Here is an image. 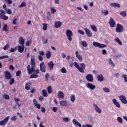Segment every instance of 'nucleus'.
<instances>
[{
	"label": "nucleus",
	"mask_w": 127,
	"mask_h": 127,
	"mask_svg": "<svg viewBox=\"0 0 127 127\" xmlns=\"http://www.w3.org/2000/svg\"><path fill=\"white\" fill-rule=\"evenodd\" d=\"M102 54H103V55H106V54H107V50H103L102 51Z\"/></svg>",
	"instance_id": "obj_64"
},
{
	"label": "nucleus",
	"mask_w": 127,
	"mask_h": 127,
	"mask_svg": "<svg viewBox=\"0 0 127 127\" xmlns=\"http://www.w3.org/2000/svg\"><path fill=\"white\" fill-rule=\"evenodd\" d=\"M17 119V117H16V116H13V117L11 118V121H16V119Z\"/></svg>",
	"instance_id": "obj_62"
},
{
	"label": "nucleus",
	"mask_w": 127,
	"mask_h": 127,
	"mask_svg": "<svg viewBox=\"0 0 127 127\" xmlns=\"http://www.w3.org/2000/svg\"><path fill=\"white\" fill-rule=\"evenodd\" d=\"M18 51L20 53H22L24 51V49L25 48V47H24V45H21V46H18Z\"/></svg>",
	"instance_id": "obj_13"
},
{
	"label": "nucleus",
	"mask_w": 127,
	"mask_h": 127,
	"mask_svg": "<svg viewBox=\"0 0 127 127\" xmlns=\"http://www.w3.org/2000/svg\"><path fill=\"white\" fill-rule=\"evenodd\" d=\"M30 44H31V41L28 40L26 43V46H29V45H30Z\"/></svg>",
	"instance_id": "obj_58"
},
{
	"label": "nucleus",
	"mask_w": 127,
	"mask_h": 127,
	"mask_svg": "<svg viewBox=\"0 0 127 127\" xmlns=\"http://www.w3.org/2000/svg\"><path fill=\"white\" fill-rule=\"evenodd\" d=\"M91 29H92V30H93V31H97V27H96V26L91 25Z\"/></svg>",
	"instance_id": "obj_47"
},
{
	"label": "nucleus",
	"mask_w": 127,
	"mask_h": 127,
	"mask_svg": "<svg viewBox=\"0 0 127 127\" xmlns=\"http://www.w3.org/2000/svg\"><path fill=\"white\" fill-rule=\"evenodd\" d=\"M42 95L43 97H48V94L47 93V91L46 90L43 89L42 91Z\"/></svg>",
	"instance_id": "obj_29"
},
{
	"label": "nucleus",
	"mask_w": 127,
	"mask_h": 127,
	"mask_svg": "<svg viewBox=\"0 0 127 127\" xmlns=\"http://www.w3.org/2000/svg\"><path fill=\"white\" fill-rule=\"evenodd\" d=\"M84 30L86 32L87 36H88V37H91V36H92L93 35L92 32L90 30H89V29H88L87 28H85Z\"/></svg>",
	"instance_id": "obj_19"
},
{
	"label": "nucleus",
	"mask_w": 127,
	"mask_h": 127,
	"mask_svg": "<svg viewBox=\"0 0 127 127\" xmlns=\"http://www.w3.org/2000/svg\"><path fill=\"white\" fill-rule=\"evenodd\" d=\"M103 91L105 93H109L110 89H109V88H108V87H105L103 88Z\"/></svg>",
	"instance_id": "obj_45"
},
{
	"label": "nucleus",
	"mask_w": 127,
	"mask_h": 127,
	"mask_svg": "<svg viewBox=\"0 0 127 127\" xmlns=\"http://www.w3.org/2000/svg\"><path fill=\"white\" fill-rule=\"evenodd\" d=\"M86 87H87V88H88L90 90H95V89H96V85L89 82H88L87 83Z\"/></svg>",
	"instance_id": "obj_11"
},
{
	"label": "nucleus",
	"mask_w": 127,
	"mask_h": 127,
	"mask_svg": "<svg viewBox=\"0 0 127 127\" xmlns=\"http://www.w3.org/2000/svg\"><path fill=\"white\" fill-rule=\"evenodd\" d=\"M0 19H3V20H7L8 16L5 15V12L4 10L0 9Z\"/></svg>",
	"instance_id": "obj_3"
},
{
	"label": "nucleus",
	"mask_w": 127,
	"mask_h": 127,
	"mask_svg": "<svg viewBox=\"0 0 127 127\" xmlns=\"http://www.w3.org/2000/svg\"><path fill=\"white\" fill-rule=\"evenodd\" d=\"M122 77L124 78L125 83H127V75L126 74L122 75Z\"/></svg>",
	"instance_id": "obj_50"
},
{
	"label": "nucleus",
	"mask_w": 127,
	"mask_h": 127,
	"mask_svg": "<svg viewBox=\"0 0 127 127\" xmlns=\"http://www.w3.org/2000/svg\"><path fill=\"white\" fill-rule=\"evenodd\" d=\"M93 106L97 113H98V114H101V113H102V110H101V109L99 108V107L98 106V105H97L96 104L94 103Z\"/></svg>",
	"instance_id": "obj_15"
},
{
	"label": "nucleus",
	"mask_w": 127,
	"mask_h": 127,
	"mask_svg": "<svg viewBox=\"0 0 127 127\" xmlns=\"http://www.w3.org/2000/svg\"><path fill=\"white\" fill-rule=\"evenodd\" d=\"M119 99H120L123 104H127V97H126V96L121 95L119 97Z\"/></svg>",
	"instance_id": "obj_12"
},
{
	"label": "nucleus",
	"mask_w": 127,
	"mask_h": 127,
	"mask_svg": "<svg viewBox=\"0 0 127 127\" xmlns=\"http://www.w3.org/2000/svg\"><path fill=\"white\" fill-rule=\"evenodd\" d=\"M113 103L114 104V105H116V106L117 108H121V105H120V103H119V102H118V101L117 100V99H116V98H114L113 99Z\"/></svg>",
	"instance_id": "obj_22"
},
{
	"label": "nucleus",
	"mask_w": 127,
	"mask_h": 127,
	"mask_svg": "<svg viewBox=\"0 0 127 127\" xmlns=\"http://www.w3.org/2000/svg\"><path fill=\"white\" fill-rule=\"evenodd\" d=\"M35 107H36V108H37V109H41V106L40 105V104H36L35 105Z\"/></svg>",
	"instance_id": "obj_63"
},
{
	"label": "nucleus",
	"mask_w": 127,
	"mask_h": 127,
	"mask_svg": "<svg viewBox=\"0 0 127 127\" xmlns=\"http://www.w3.org/2000/svg\"><path fill=\"white\" fill-rule=\"evenodd\" d=\"M18 20L16 18H15L13 20V24H14V25H17V23H16V22L18 21Z\"/></svg>",
	"instance_id": "obj_54"
},
{
	"label": "nucleus",
	"mask_w": 127,
	"mask_h": 127,
	"mask_svg": "<svg viewBox=\"0 0 127 127\" xmlns=\"http://www.w3.org/2000/svg\"><path fill=\"white\" fill-rule=\"evenodd\" d=\"M8 120H9V116H7V117H6L3 120V121H4V123L6 124H7V122H8Z\"/></svg>",
	"instance_id": "obj_42"
},
{
	"label": "nucleus",
	"mask_w": 127,
	"mask_h": 127,
	"mask_svg": "<svg viewBox=\"0 0 127 127\" xmlns=\"http://www.w3.org/2000/svg\"><path fill=\"white\" fill-rule=\"evenodd\" d=\"M66 36L69 41H72V36H73V32L71 30L67 29L66 31Z\"/></svg>",
	"instance_id": "obj_4"
},
{
	"label": "nucleus",
	"mask_w": 127,
	"mask_h": 127,
	"mask_svg": "<svg viewBox=\"0 0 127 127\" xmlns=\"http://www.w3.org/2000/svg\"><path fill=\"white\" fill-rule=\"evenodd\" d=\"M6 124L3 121V120L0 122V126H5Z\"/></svg>",
	"instance_id": "obj_60"
},
{
	"label": "nucleus",
	"mask_w": 127,
	"mask_h": 127,
	"mask_svg": "<svg viewBox=\"0 0 127 127\" xmlns=\"http://www.w3.org/2000/svg\"><path fill=\"white\" fill-rule=\"evenodd\" d=\"M93 45L95 47H99V48H105L107 46V45L104 44H101L100 43L93 42Z\"/></svg>",
	"instance_id": "obj_7"
},
{
	"label": "nucleus",
	"mask_w": 127,
	"mask_h": 127,
	"mask_svg": "<svg viewBox=\"0 0 127 127\" xmlns=\"http://www.w3.org/2000/svg\"><path fill=\"white\" fill-rule=\"evenodd\" d=\"M21 74V70H18L16 73V75L17 77H19V76H20V75Z\"/></svg>",
	"instance_id": "obj_52"
},
{
	"label": "nucleus",
	"mask_w": 127,
	"mask_h": 127,
	"mask_svg": "<svg viewBox=\"0 0 127 127\" xmlns=\"http://www.w3.org/2000/svg\"><path fill=\"white\" fill-rule=\"evenodd\" d=\"M109 24L110 25V27H115L116 26V22L113 18H111L109 21Z\"/></svg>",
	"instance_id": "obj_9"
},
{
	"label": "nucleus",
	"mask_w": 127,
	"mask_h": 127,
	"mask_svg": "<svg viewBox=\"0 0 127 127\" xmlns=\"http://www.w3.org/2000/svg\"><path fill=\"white\" fill-rule=\"evenodd\" d=\"M75 55L76 58L78 59L79 61L82 62L83 61V58L79 54V52L76 51L75 52Z\"/></svg>",
	"instance_id": "obj_20"
},
{
	"label": "nucleus",
	"mask_w": 127,
	"mask_h": 127,
	"mask_svg": "<svg viewBox=\"0 0 127 127\" xmlns=\"http://www.w3.org/2000/svg\"><path fill=\"white\" fill-rule=\"evenodd\" d=\"M116 32H123L124 31V26L122 24L118 23L116 28Z\"/></svg>",
	"instance_id": "obj_6"
},
{
	"label": "nucleus",
	"mask_w": 127,
	"mask_h": 127,
	"mask_svg": "<svg viewBox=\"0 0 127 127\" xmlns=\"http://www.w3.org/2000/svg\"><path fill=\"white\" fill-rule=\"evenodd\" d=\"M47 91L48 94H51L52 93V87H51V86H49L47 87Z\"/></svg>",
	"instance_id": "obj_35"
},
{
	"label": "nucleus",
	"mask_w": 127,
	"mask_h": 127,
	"mask_svg": "<svg viewBox=\"0 0 127 127\" xmlns=\"http://www.w3.org/2000/svg\"><path fill=\"white\" fill-rule=\"evenodd\" d=\"M80 44L82 45V46H83V47H87V46H88V44L86 41H81Z\"/></svg>",
	"instance_id": "obj_31"
},
{
	"label": "nucleus",
	"mask_w": 127,
	"mask_h": 127,
	"mask_svg": "<svg viewBox=\"0 0 127 127\" xmlns=\"http://www.w3.org/2000/svg\"><path fill=\"white\" fill-rule=\"evenodd\" d=\"M40 70L41 72H42V73L46 72V66H45L44 62H42L40 64Z\"/></svg>",
	"instance_id": "obj_5"
},
{
	"label": "nucleus",
	"mask_w": 127,
	"mask_h": 127,
	"mask_svg": "<svg viewBox=\"0 0 127 127\" xmlns=\"http://www.w3.org/2000/svg\"><path fill=\"white\" fill-rule=\"evenodd\" d=\"M14 83V78H11L9 82L10 85H12Z\"/></svg>",
	"instance_id": "obj_59"
},
{
	"label": "nucleus",
	"mask_w": 127,
	"mask_h": 127,
	"mask_svg": "<svg viewBox=\"0 0 127 127\" xmlns=\"http://www.w3.org/2000/svg\"><path fill=\"white\" fill-rule=\"evenodd\" d=\"M23 6H26V4L25 2H23L19 6V7H23Z\"/></svg>",
	"instance_id": "obj_56"
},
{
	"label": "nucleus",
	"mask_w": 127,
	"mask_h": 127,
	"mask_svg": "<svg viewBox=\"0 0 127 127\" xmlns=\"http://www.w3.org/2000/svg\"><path fill=\"white\" fill-rule=\"evenodd\" d=\"M17 50V48L16 47L15 48H11L10 50V53H12L14 52V51H16Z\"/></svg>",
	"instance_id": "obj_44"
},
{
	"label": "nucleus",
	"mask_w": 127,
	"mask_h": 127,
	"mask_svg": "<svg viewBox=\"0 0 127 127\" xmlns=\"http://www.w3.org/2000/svg\"><path fill=\"white\" fill-rule=\"evenodd\" d=\"M63 121L64 122H65V123H68V122L70 121V119L68 117L63 118Z\"/></svg>",
	"instance_id": "obj_39"
},
{
	"label": "nucleus",
	"mask_w": 127,
	"mask_h": 127,
	"mask_svg": "<svg viewBox=\"0 0 127 127\" xmlns=\"http://www.w3.org/2000/svg\"><path fill=\"white\" fill-rule=\"evenodd\" d=\"M43 30H47V28H48V26H47V24L46 23H44L43 24Z\"/></svg>",
	"instance_id": "obj_46"
},
{
	"label": "nucleus",
	"mask_w": 127,
	"mask_h": 127,
	"mask_svg": "<svg viewBox=\"0 0 127 127\" xmlns=\"http://www.w3.org/2000/svg\"><path fill=\"white\" fill-rule=\"evenodd\" d=\"M31 66L30 65H28L27 66V71L28 74H32L33 72H35L36 74H38L39 73V69H37L35 70V67H36V63H35V58L34 57H32L31 58Z\"/></svg>",
	"instance_id": "obj_1"
},
{
	"label": "nucleus",
	"mask_w": 127,
	"mask_h": 127,
	"mask_svg": "<svg viewBox=\"0 0 127 127\" xmlns=\"http://www.w3.org/2000/svg\"><path fill=\"white\" fill-rule=\"evenodd\" d=\"M4 74L5 79H7V80H10L11 79V74L9 71H5Z\"/></svg>",
	"instance_id": "obj_10"
},
{
	"label": "nucleus",
	"mask_w": 127,
	"mask_h": 127,
	"mask_svg": "<svg viewBox=\"0 0 127 127\" xmlns=\"http://www.w3.org/2000/svg\"><path fill=\"white\" fill-rule=\"evenodd\" d=\"M102 12L104 15H108L109 14V11L108 10H102Z\"/></svg>",
	"instance_id": "obj_37"
},
{
	"label": "nucleus",
	"mask_w": 127,
	"mask_h": 127,
	"mask_svg": "<svg viewBox=\"0 0 127 127\" xmlns=\"http://www.w3.org/2000/svg\"><path fill=\"white\" fill-rule=\"evenodd\" d=\"M30 86H32V82L29 81L26 83L25 88L27 91L30 90Z\"/></svg>",
	"instance_id": "obj_18"
},
{
	"label": "nucleus",
	"mask_w": 127,
	"mask_h": 127,
	"mask_svg": "<svg viewBox=\"0 0 127 127\" xmlns=\"http://www.w3.org/2000/svg\"><path fill=\"white\" fill-rule=\"evenodd\" d=\"M61 72L63 73H67V70L66 69V68H65L64 67H63L61 69Z\"/></svg>",
	"instance_id": "obj_40"
},
{
	"label": "nucleus",
	"mask_w": 127,
	"mask_h": 127,
	"mask_svg": "<svg viewBox=\"0 0 127 127\" xmlns=\"http://www.w3.org/2000/svg\"><path fill=\"white\" fill-rule=\"evenodd\" d=\"M9 48V45L8 44H7L5 46L3 47L4 50H7Z\"/></svg>",
	"instance_id": "obj_51"
},
{
	"label": "nucleus",
	"mask_w": 127,
	"mask_h": 127,
	"mask_svg": "<svg viewBox=\"0 0 127 127\" xmlns=\"http://www.w3.org/2000/svg\"><path fill=\"white\" fill-rule=\"evenodd\" d=\"M14 101L16 102V105L18 106V107H20L21 105L18 103L19 101H20V100L18 98H15Z\"/></svg>",
	"instance_id": "obj_41"
},
{
	"label": "nucleus",
	"mask_w": 127,
	"mask_h": 127,
	"mask_svg": "<svg viewBox=\"0 0 127 127\" xmlns=\"http://www.w3.org/2000/svg\"><path fill=\"white\" fill-rule=\"evenodd\" d=\"M85 78L88 82H90V83L94 82V78L93 77V75L91 74H88Z\"/></svg>",
	"instance_id": "obj_8"
},
{
	"label": "nucleus",
	"mask_w": 127,
	"mask_h": 127,
	"mask_svg": "<svg viewBox=\"0 0 127 127\" xmlns=\"http://www.w3.org/2000/svg\"><path fill=\"white\" fill-rule=\"evenodd\" d=\"M49 78V74L46 73V74H45V79H46V82H47V81H48Z\"/></svg>",
	"instance_id": "obj_57"
},
{
	"label": "nucleus",
	"mask_w": 127,
	"mask_h": 127,
	"mask_svg": "<svg viewBox=\"0 0 127 127\" xmlns=\"http://www.w3.org/2000/svg\"><path fill=\"white\" fill-rule=\"evenodd\" d=\"M72 123L73 125H74L75 126H77V127H82V125H81V124L79 123L78 121H77L76 119H73L72 120Z\"/></svg>",
	"instance_id": "obj_23"
},
{
	"label": "nucleus",
	"mask_w": 127,
	"mask_h": 127,
	"mask_svg": "<svg viewBox=\"0 0 127 127\" xmlns=\"http://www.w3.org/2000/svg\"><path fill=\"white\" fill-rule=\"evenodd\" d=\"M60 104L61 105V106H62V107H67V101H61L60 102Z\"/></svg>",
	"instance_id": "obj_25"
},
{
	"label": "nucleus",
	"mask_w": 127,
	"mask_h": 127,
	"mask_svg": "<svg viewBox=\"0 0 127 127\" xmlns=\"http://www.w3.org/2000/svg\"><path fill=\"white\" fill-rule=\"evenodd\" d=\"M51 13H52V14L55 13V12H56V9H55L54 7H51Z\"/></svg>",
	"instance_id": "obj_48"
},
{
	"label": "nucleus",
	"mask_w": 127,
	"mask_h": 127,
	"mask_svg": "<svg viewBox=\"0 0 127 127\" xmlns=\"http://www.w3.org/2000/svg\"><path fill=\"white\" fill-rule=\"evenodd\" d=\"M30 79H36V78H38V74L36 73H33L30 76Z\"/></svg>",
	"instance_id": "obj_24"
},
{
	"label": "nucleus",
	"mask_w": 127,
	"mask_h": 127,
	"mask_svg": "<svg viewBox=\"0 0 127 127\" xmlns=\"http://www.w3.org/2000/svg\"><path fill=\"white\" fill-rule=\"evenodd\" d=\"M46 56L47 59H50V58H51V52H50V51H47Z\"/></svg>",
	"instance_id": "obj_30"
},
{
	"label": "nucleus",
	"mask_w": 127,
	"mask_h": 127,
	"mask_svg": "<svg viewBox=\"0 0 127 127\" xmlns=\"http://www.w3.org/2000/svg\"><path fill=\"white\" fill-rule=\"evenodd\" d=\"M109 64L112 66V67H115V65L113 61L112 60V59H109Z\"/></svg>",
	"instance_id": "obj_38"
},
{
	"label": "nucleus",
	"mask_w": 127,
	"mask_h": 127,
	"mask_svg": "<svg viewBox=\"0 0 127 127\" xmlns=\"http://www.w3.org/2000/svg\"><path fill=\"white\" fill-rule=\"evenodd\" d=\"M48 65L50 70H53L54 67V64L53 61H50L48 63Z\"/></svg>",
	"instance_id": "obj_21"
},
{
	"label": "nucleus",
	"mask_w": 127,
	"mask_h": 127,
	"mask_svg": "<svg viewBox=\"0 0 127 127\" xmlns=\"http://www.w3.org/2000/svg\"><path fill=\"white\" fill-rule=\"evenodd\" d=\"M115 41H116V42H117V43H118V44L119 45H120L121 46H122V45H123V43H122V41L118 37H116L115 39Z\"/></svg>",
	"instance_id": "obj_27"
},
{
	"label": "nucleus",
	"mask_w": 127,
	"mask_h": 127,
	"mask_svg": "<svg viewBox=\"0 0 127 127\" xmlns=\"http://www.w3.org/2000/svg\"><path fill=\"white\" fill-rule=\"evenodd\" d=\"M75 100H76V96L75 95L72 94L70 96V101L72 103H74L75 102Z\"/></svg>",
	"instance_id": "obj_33"
},
{
	"label": "nucleus",
	"mask_w": 127,
	"mask_h": 127,
	"mask_svg": "<svg viewBox=\"0 0 127 127\" xmlns=\"http://www.w3.org/2000/svg\"><path fill=\"white\" fill-rule=\"evenodd\" d=\"M79 64H78L77 62L74 63V66L77 68V69L80 72V73L84 74V73H85L84 70H86V65L84 64V63L79 64Z\"/></svg>",
	"instance_id": "obj_2"
},
{
	"label": "nucleus",
	"mask_w": 127,
	"mask_h": 127,
	"mask_svg": "<svg viewBox=\"0 0 127 127\" xmlns=\"http://www.w3.org/2000/svg\"><path fill=\"white\" fill-rule=\"evenodd\" d=\"M8 55H6V56H2L1 57H0V60H1L2 59H8Z\"/></svg>",
	"instance_id": "obj_43"
},
{
	"label": "nucleus",
	"mask_w": 127,
	"mask_h": 127,
	"mask_svg": "<svg viewBox=\"0 0 127 127\" xmlns=\"http://www.w3.org/2000/svg\"><path fill=\"white\" fill-rule=\"evenodd\" d=\"M3 31H5V32H7V30H8V27H7V24H4L3 27Z\"/></svg>",
	"instance_id": "obj_34"
},
{
	"label": "nucleus",
	"mask_w": 127,
	"mask_h": 127,
	"mask_svg": "<svg viewBox=\"0 0 127 127\" xmlns=\"http://www.w3.org/2000/svg\"><path fill=\"white\" fill-rule=\"evenodd\" d=\"M97 78L98 82H103L104 81V75L102 74H97Z\"/></svg>",
	"instance_id": "obj_14"
},
{
	"label": "nucleus",
	"mask_w": 127,
	"mask_h": 127,
	"mask_svg": "<svg viewBox=\"0 0 127 127\" xmlns=\"http://www.w3.org/2000/svg\"><path fill=\"white\" fill-rule=\"evenodd\" d=\"M3 98L5 99V100H9V96H8L7 94H5L3 95Z\"/></svg>",
	"instance_id": "obj_55"
},
{
	"label": "nucleus",
	"mask_w": 127,
	"mask_h": 127,
	"mask_svg": "<svg viewBox=\"0 0 127 127\" xmlns=\"http://www.w3.org/2000/svg\"><path fill=\"white\" fill-rule=\"evenodd\" d=\"M19 43L20 45H24V39L22 37H20Z\"/></svg>",
	"instance_id": "obj_28"
},
{
	"label": "nucleus",
	"mask_w": 127,
	"mask_h": 127,
	"mask_svg": "<svg viewBox=\"0 0 127 127\" xmlns=\"http://www.w3.org/2000/svg\"><path fill=\"white\" fill-rule=\"evenodd\" d=\"M7 14H11V10L10 9H7V11H5Z\"/></svg>",
	"instance_id": "obj_61"
},
{
	"label": "nucleus",
	"mask_w": 127,
	"mask_h": 127,
	"mask_svg": "<svg viewBox=\"0 0 127 127\" xmlns=\"http://www.w3.org/2000/svg\"><path fill=\"white\" fill-rule=\"evenodd\" d=\"M62 25V22L57 21H56L54 24V27L55 28H60V27H61V26Z\"/></svg>",
	"instance_id": "obj_16"
},
{
	"label": "nucleus",
	"mask_w": 127,
	"mask_h": 127,
	"mask_svg": "<svg viewBox=\"0 0 127 127\" xmlns=\"http://www.w3.org/2000/svg\"><path fill=\"white\" fill-rule=\"evenodd\" d=\"M120 14H121V15L123 16V17H126V16L127 15V11H121V12H120Z\"/></svg>",
	"instance_id": "obj_36"
},
{
	"label": "nucleus",
	"mask_w": 127,
	"mask_h": 127,
	"mask_svg": "<svg viewBox=\"0 0 127 127\" xmlns=\"http://www.w3.org/2000/svg\"><path fill=\"white\" fill-rule=\"evenodd\" d=\"M58 96L59 99H64L65 98V96L64 95V93L61 91H59L58 93Z\"/></svg>",
	"instance_id": "obj_17"
},
{
	"label": "nucleus",
	"mask_w": 127,
	"mask_h": 127,
	"mask_svg": "<svg viewBox=\"0 0 127 127\" xmlns=\"http://www.w3.org/2000/svg\"><path fill=\"white\" fill-rule=\"evenodd\" d=\"M117 121L120 123V124H123V119L121 117H118L117 118Z\"/></svg>",
	"instance_id": "obj_49"
},
{
	"label": "nucleus",
	"mask_w": 127,
	"mask_h": 127,
	"mask_svg": "<svg viewBox=\"0 0 127 127\" xmlns=\"http://www.w3.org/2000/svg\"><path fill=\"white\" fill-rule=\"evenodd\" d=\"M38 58L39 61H41V62H42V61H43V57H42V56L39 55Z\"/></svg>",
	"instance_id": "obj_53"
},
{
	"label": "nucleus",
	"mask_w": 127,
	"mask_h": 127,
	"mask_svg": "<svg viewBox=\"0 0 127 127\" xmlns=\"http://www.w3.org/2000/svg\"><path fill=\"white\" fill-rule=\"evenodd\" d=\"M111 5L112 7H118L119 8L121 7V5L118 3H111Z\"/></svg>",
	"instance_id": "obj_26"
},
{
	"label": "nucleus",
	"mask_w": 127,
	"mask_h": 127,
	"mask_svg": "<svg viewBox=\"0 0 127 127\" xmlns=\"http://www.w3.org/2000/svg\"><path fill=\"white\" fill-rule=\"evenodd\" d=\"M45 39V38L43 36L41 38V40L42 41V42L44 44H47L48 42V39H46V40Z\"/></svg>",
	"instance_id": "obj_32"
}]
</instances>
